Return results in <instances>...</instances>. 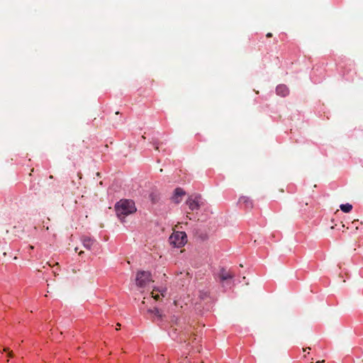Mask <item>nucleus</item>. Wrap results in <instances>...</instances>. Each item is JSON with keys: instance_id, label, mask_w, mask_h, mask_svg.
<instances>
[{"instance_id": "1", "label": "nucleus", "mask_w": 363, "mask_h": 363, "mask_svg": "<svg viewBox=\"0 0 363 363\" xmlns=\"http://www.w3.org/2000/svg\"><path fill=\"white\" fill-rule=\"evenodd\" d=\"M117 216L123 220L125 217L136 211L135 203L132 200H121L115 206Z\"/></svg>"}, {"instance_id": "2", "label": "nucleus", "mask_w": 363, "mask_h": 363, "mask_svg": "<svg viewBox=\"0 0 363 363\" xmlns=\"http://www.w3.org/2000/svg\"><path fill=\"white\" fill-rule=\"evenodd\" d=\"M170 243L176 247L184 246L187 242V236L184 232H174L169 237Z\"/></svg>"}, {"instance_id": "3", "label": "nucleus", "mask_w": 363, "mask_h": 363, "mask_svg": "<svg viewBox=\"0 0 363 363\" xmlns=\"http://www.w3.org/2000/svg\"><path fill=\"white\" fill-rule=\"evenodd\" d=\"M152 281L151 274L149 272H138L135 277L136 285L140 288L147 286Z\"/></svg>"}, {"instance_id": "4", "label": "nucleus", "mask_w": 363, "mask_h": 363, "mask_svg": "<svg viewBox=\"0 0 363 363\" xmlns=\"http://www.w3.org/2000/svg\"><path fill=\"white\" fill-rule=\"evenodd\" d=\"M202 203V198L200 195L198 194L190 196L186 201V204L188 205L189 209L192 211L198 210Z\"/></svg>"}, {"instance_id": "5", "label": "nucleus", "mask_w": 363, "mask_h": 363, "mask_svg": "<svg viewBox=\"0 0 363 363\" xmlns=\"http://www.w3.org/2000/svg\"><path fill=\"white\" fill-rule=\"evenodd\" d=\"M234 274L230 271H227L224 269H220L218 273V279L220 282L224 286L225 284L230 285Z\"/></svg>"}, {"instance_id": "6", "label": "nucleus", "mask_w": 363, "mask_h": 363, "mask_svg": "<svg viewBox=\"0 0 363 363\" xmlns=\"http://www.w3.org/2000/svg\"><path fill=\"white\" fill-rule=\"evenodd\" d=\"M238 204L240 208L250 210L253 208L252 201L247 196H240L238 200Z\"/></svg>"}, {"instance_id": "7", "label": "nucleus", "mask_w": 363, "mask_h": 363, "mask_svg": "<svg viewBox=\"0 0 363 363\" xmlns=\"http://www.w3.org/2000/svg\"><path fill=\"white\" fill-rule=\"evenodd\" d=\"M166 289H154L151 292L152 297L155 300L158 301L160 298V296L164 297L166 293Z\"/></svg>"}, {"instance_id": "8", "label": "nucleus", "mask_w": 363, "mask_h": 363, "mask_svg": "<svg viewBox=\"0 0 363 363\" xmlns=\"http://www.w3.org/2000/svg\"><path fill=\"white\" fill-rule=\"evenodd\" d=\"M276 93L277 95L284 97L289 93L288 87L284 84H279L276 88Z\"/></svg>"}, {"instance_id": "9", "label": "nucleus", "mask_w": 363, "mask_h": 363, "mask_svg": "<svg viewBox=\"0 0 363 363\" xmlns=\"http://www.w3.org/2000/svg\"><path fill=\"white\" fill-rule=\"evenodd\" d=\"M185 194L184 190L181 188H177L174 191L173 200L175 203H178L181 201V198Z\"/></svg>"}, {"instance_id": "10", "label": "nucleus", "mask_w": 363, "mask_h": 363, "mask_svg": "<svg viewBox=\"0 0 363 363\" xmlns=\"http://www.w3.org/2000/svg\"><path fill=\"white\" fill-rule=\"evenodd\" d=\"M82 242H83L84 246L89 250L91 249V247L94 243L93 240H91L89 238H86V237L83 238Z\"/></svg>"}, {"instance_id": "11", "label": "nucleus", "mask_w": 363, "mask_h": 363, "mask_svg": "<svg viewBox=\"0 0 363 363\" xmlns=\"http://www.w3.org/2000/svg\"><path fill=\"white\" fill-rule=\"evenodd\" d=\"M340 209L345 213H349L352 209V206L350 203L341 204Z\"/></svg>"}, {"instance_id": "12", "label": "nucleus", "mask_w": 363, "mask_h": 363, "mask_svg": "<svg viewBox=\"0 0 363 363\" xmlns=\"http://www.w3.org/2000/svg\"><path fill=\"white\" fill-rule=\"evenodd\" d=\"M151 312L154 313V314L155 315V316H157V318H160L161 317V315H160L158 309L155 308L153 311H151Z\"/></svg>"}, {"instance_id": "13", "label": "nucleus", "mask_w": 363, "mask_h": 363, "mask_svg": "<svg viewBox=\"0 0 363 363\" xmlns=\"http://www.w3.org/2000/svg\"><path fill=\"white\" fill-rule=\"evenodd\" d=\"M266 36L267 38H271L272 36V34L271 33H268Z\"/></svg>"}, {"instance_id": "14", "label": "nucleus", "mask_w": 363, "mask_h": 363, "mask_svg": "<svg viewBox=\"0 0 363 363\" xmlns=\"http://www.w3.org/2000/svg\"><path fill=\"white\" fill-rule=\"evenodd\" d=\"M358 222V220H354L352 221V224L354 225V223H357Z\"/></svg>"}, {"instance_id": "15", "label": "nucleus", "mask_w": 363, "mask_h": 363, "mask_svg": "<svg viewBox=\"0 0 363 363\" xmlns=\"http://www.w3.org/2000/svg\"><path fill=\"white\" fill-rule=\"evenodd\" d=\"M323 362H324V361H322V362L318 361V362H316L315 363H323Z\"/></svg>"}, {"instance_id": "16", "label": "nucleus", "mask_w": 363, "mask_h": 363, "mask_svg": "<svg viewBox=\"0 0 363 363\" xmlns=\"http://www.w3.org/2000/svg\"><path fill=\"white\" fill-rule=\"evenodd\" d=\"M155 148H156L157 150H158V149H159V147H158V145H156Z\"/></svg>"}]
</instances>
